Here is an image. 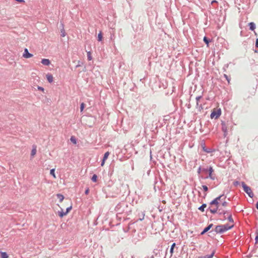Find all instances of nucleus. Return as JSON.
I'll return each mask as SVG.
<instances>
[{
  "label": "nucleus",
  "instance_id": "nucleus-40",
  "mask_svg": "<svg viewBox=\"0 0 258 258\" xmlns=\"http://www.w3.org/2000/svg\"><path fill=\"white\" fill-rule=\"evenodd\" d=\"M37 89L39 90V91H40L41 92H42L43 93H45V90H44V88L41 86H37Z\"/></svg>",
  "mask_w": 258,
  "mask_h": 258
},
{
  "label": "nucleus",
  "instance_id": "nucleus-6",
  "mask_svg": "<svg viewBox=\"0 0 258 258\" xmlns=\"http://www.w3.org/2000/svg\"><path fill=\"white\" fill-rule=\"evenodd\" d=\"M214 170L213 168V167L211 166H209V171L208 172V174L207 175H204L203 174H201V175L199 176V178L203 179H206L209 178V177H211V175L213 174Z\"/></svg>",
  "mask_w": 258,
  "mask_h": 258
},
{
  "label": "nucleus",
  "instance_id": "nucleus-63",
  "mask_svg": "<svg viewBox=\"0 0 258 258\" xmlns=\"http://www.w3.org/2000/svg\"><path fill=\"white\" fill-rule=\"evenodd\" d=\"M141 234L142 235V238H143L144 234L143 233H141Z\"/></svg>",
  "mask_w": 258,
  "mask_h": 258
},
{
  "label": "nucleus",
  "instance_id": "nucleus-28",
  "mask_svg": "<svg viewBox=\"0 0 258 258\" xmlns=\"http://www.w3.org/2000/svg\"><path fill=\"white\" fill-rule=\"evenodd\" d=\"M103 40V33L101 31H100L99 33L98 34L97 36V40L99 42L102 41Z\"/></svg>",
  "mask_w": 258,
  "mask_h": 258
},
{
  "label": "nucleus",
  "instance_id": "nucleus-47",
  "mask_svg": "<svg viewBox=\"0 0 258 258\" xmlns=\"http://www.w3.org/2000/svg\"><path fill=\"white\" fill-rule=\"evenodd\" d=\"M228 204V203L224 200V201L222 203V206L223 207H226V206H227Z\"/></svg>",
  "mask_w": 258,
  "mask_h": 258
},
{
  "label": "nucleus",
  "instance_id": "nucleus-46",
  "mask_svg": "<svg viewBox=\"0 0 258 258\" xmlns=\"http://www.w3.org/2000/svg\"><path fill=\"white\" fill-rule=\"evenodd\" d=\"M255 242L256 244H258V233L256 232V235L255 237Z\"/></svg>",
  "mask_w": 258,
  "mask_h": 258
},
{
  "label": "nucleus",
  "instance_id": "nucleus-35",
  "mask_svg": "<svg viewBox=\"0 0 258 258\" xmlns=\"http://www.w3.org/2000/svg\"><path fill=\"white\" fill-rule=\"evenodd\" d=\"M83 64H84V62L82 60H78V63L76 66L75 68H79V67L82 66Z\"/></svg>",
  "mask_w": 258,
  "mask_h": 258
},
{
  "label": "nucleus",
  "instance_id": "nucleus-10",
  "mask_svg": "<svg viewBox=\"0 0 258 258\" xmlns=\"http://www.w3.org/2000/svg\"><path fill=\"white\" fill-rule=\"evenodd\" d=\"M110 154V153L107 151L106 152H105L104 155H103V158L101 160V166H103L105 163V161L107 159V158H108V156Z\"/></svg>",
  "mask_w": 258,
  "mask_h": 258
},
{
  "label": "nucleus",
  "instance_id": "nucleus-2",
  "mask_svg": "<svg viewBox=\"0 0 258 258\" xmlns=\"http://www.w3.org/2000/svg\"><path fill=\"white\" fill-rule=\"evenodd\" d=\"M234 224L229 225L228 224L218 225L215 227L214 231L217 233L222 234L229 230L232 229L234 227Z\"/></svg>",
  "mask_w": 258,
  "mask_h": 258
},
{
  "label": "nucleus",
  "instance_id": "nucleus-15",
  "mask_svg": "<svg viewBox=\"0 0 258 258\" xmlns=\"http://www.w3.org/2000/svg\"><path fill=\"white\" fill-rule=\"evenodd\" d=\"M219 209L218 207H215V208H211V207H209L207 209V211L209 210L212 214H215L216 213L218 214Z\"/></svg>",
  "mask_w": 258,
  "mask_h": 258
},
{
  "label": "nucleus",
  "instance_id": "nucleus-22",
  "mask_svg": "<svg viewBox=\"0 0 258 258\" xmlns=\"http://www.w3.org/2000/svg\"><path fill=\"white\" fill-rule=\"evenodd\" d=\"M36 146L35 145H33V146H32V149L31 150V157H34V155H35V154H36Z\"/></svg>",
  "mask_w": 258,
  "mask_h": 258
},
{
  "label": "nucleus",
  "instance_id": "nucleus-17",
  "mask_svg": "<svg viewBox=\"0 0 258 258\" xmlns=\"http://www.w3.org/2000/svg\"><path fill=\"white\" fill-rule=\"evenodd\" d=\"M41 62L44 66H49L51 62L49 59L47 58H42L41 59Z\"/></svg>",
  "mask_w": 258,
  "mask_h": 258
},
{
  "label": "nucleus",
  "instance_id": "nucleus-18",
  "mask_svg": "<svg viewBox=\"0 0 258 258\" xmlns=\"http://www.w3.org/2000/svg\"><path fill=\"white\" fill-rule=\"evenodd\" d=\"M60 209H61V210L58 211L57 212V214H58V216L60 218H62L64 216H66L67 215V214L66 213V212L63 211V209L61 208H60Z\"/></svg>",
  "mask_w": 258,
  "mask_h": 258
},
{
  "label": "nucleus",
  "instance_id": "nucleus-57",
  "mask_svg": "<svg viewBox=\"0 0 258 258\" xmlns=\"http://www.w3.org/2000/svg\"><path fill=\"white\" fill-rule=\"evenodd\" d=\"M255 207L258 210V201L255 204Z\"/></svg>",
  "mask_w": 258,
  "mask_h": 258
},
{
  "label": "nucleus",
  "instance_id": "nucleus-27",
  "mask_svg": "<svg viewBox=\"0 0 258 258\" xmlns=\"http://www.w3.org/2000/svg\"><path fill=\"white\" fill-rule=\"evenodd\" d=\"M1 258H8L9 255L6 252L0 251Z\"/></svg>",
  "mask_w": 258,
  "mask_h": 258
},
{
  "label": "nucleus",
  "instance_id": "nucleus-64",
  "mask_svg": "<svg viewBox=\"0 0 258 258\" xmlns=\"http://www.w3.org/2000/svg\"><path fill=\"white\" fill-rule=\"evenodd\" d=\"M151 258H154V255H152V256H151Z\"/></svg>",
  "mask_w": 258,
  "mask_h": 258
},
{
  "label": "nucleus",
  "instance_id": "nucleus-16",
  "mask_svg": "<svg viewBox=\"0 0 258 258\" xmlns=\"http://www.w3.org/2000/svg\"><path fill=\"white\" fill-rule=\"evenodd\" d=\"M215 250H213L212 252V253L210 254H207L205 256H199V258H213L214 256L215 253Z\"/></svg>",
  "mask_w": 258,
  "mask_h": 258
},
{
  "label": "nucleus",
  "instance_id": "nucleus-26",
  "mask_svg": "<svg viewBox=\"0 0 258 258\" xmlns=\"http://www.w3.org/2000/svg\"><path fill=\"white\" fill-rule=\"evenodd\" d=\"M56 196L59 199V201L60 203H61L64 199L63 195H62L61 194H57L56 195Z\"/></svg>",
  "mask_w": 258,
  "mask_h": 258
},
{
  "label": "nucleus",
  "instance_id": "nucleus-33",
  "mask_svg": "<svg viewBox=\"0 0 258 258\" xmlns=\"http://www.w3.org/2000/svg\"><path fill=\"white\" fill-rule=\"evenodd\" d=\"M202 98V95H200V96H197L196 98V102H197V103H196V108H198V106H199V102L200 101V100Z\"/></svg>",
  "mask_w": 258,
  "mask_h": 258
},
{
  "label": "nucleus",
  "instance_id": "nucleus-29",
  "mask_svg": "<svg viewBox=\"0 0 258 258\" xmlns=\"http://www.w3.org/2000/svg\"><path fill=\"white\" fill-rule=\"evenodd\" d=\"M209 171V166H206V167H202V173L207 174Z\"/></svg>",
  "mask_w": 258,
  "mask_h": 258
},
{
  "label": "nucleus",
  "instance_id": "nucleus-48",
  "mask_svg": "<svg viewBox=\"0 0 258 258\" xmlns=\"http://www.w3.org/2000/svg\"><path fill=\"white\" fill-rule=\"evenodd\" d=\"M209 178L211 179V180H215V179H216V178H217V177H216V176L215 174H212V175H211V177H209Z\"/></svg>",
  "mask_w": 258,
  "mask_h": 258
},
{
  "label": "nucleus",
  "instance_id": "nucleus-36",
  "mask_svg": "<svg viewBox=\"0 0 258 258\" xmlns=\"http://www.w3.org/2000/svg\"><path fill=\"white\" fill-rule=\"evenodd\" d=\"M85 107V104L84 102H82L80 104V111L82 112L84 110Z\"/></svg>",
  "mask_w": 258,
  "mask_h": 258
},
{
  "label": "nucleus",
  "instance_id": "nucleus-43",
  "mask_svg": "<svg viewBox=\"0 0 258 258\" xmlns=\"http://www.w3.org/2000/svg\"><path fill=\"white\" fill-rule=\"evenodd\" d=\"M233 184L235 186H237V185L240 184V182L237 180H235L233 182Z\"/></svg>",
  "mask_w": 258,
  "mask_h": 258
},
{
  "label": "nucleus",
  "instance_id": "nucleus-45",
  "mask_svg": "<svg viewBox=\"0 0 258 258\" xmlns=\"http://www.w3.org/2000/svg\"><path fill=\"white\" fill-rule=\"evenodd\" d=\"M201 146L202 148V150L203 149V147H206L205 142L204 140H203L201 143Z\"/></svg>",
  "mask_w": 258,
  "mask_h": 258
},
{
  "label": "nucleus",
  "instance_id": "nucleus-31",
  "mask_svg": "<svg viewBox=\"0 0 258 258\" xmlns=\"http://www.w3.org/2000/svg\"><path fill=\"white\" fill-rule=\"evenodd\" d=\"M70 141L74 144H76L77 143V139L75 136H71L70 138Z\"/></svg>",
  "mask_w": 258,
  "mask_h": 258
},
{
  "label": "nucleus",
  "instance_id": "nucleus-49",
  "mask_svg": "<svg viewBox=\"0 0 258 258\" xmlns=\"http://www.w3.org/2000/svg\"><path fill=\"white\" fill-rule=\"evenodd\" d=\"M198 108L199 111H201L203 109L202 104H200L199 103V106H198Z\"/></svg>",
  "mask_w": 258,
  "mask_h": 258
},
{
  "label": "nucleus",
  "instance_id": "nucleus-24",
  "mask_svg": "<svg viewBox=\"0 0 258 258\" xmlns=\"http://www.w3.org/2000/svg\"><path fill=\"white\" fill-rule=\"evenodd\" d=\"M207 204L203 203L201 206H200L198 208V210L202 212H204L205 211V209L207 207Z\"/></svg>",
  "mask_w": 258,
  "mask_h": 258
},
{
  "label": "nucleus",
  "instance_id": "nucleus-54",
  "mask_svg": "<svg viewBox=\"0 0 258 258\" xmlns=\"http://www.w3.org/2000/svg\"><path fill=\"white\" fill-rule=\"evenodd\" d=\"M15 1L18 2L20 4L24 3L25 2L24 0H15Z\"/></svg>",
  "mask_w": 258,
  "mask_h": 258
},
{
  "label": "nucleus",
  "instance_id": "nucleus-38",
  "mask_svg": "<svg viewBox=\"0 0 258 258\" xmlns=\"http://www.w3.org/2000/svg\"><path fill=\"white\" fill-rule=\"evenodd\" d=\"M87 59L88 60H91L92 59L91 52L90 51L87 52Z\"/></svg>",
  "mask_w": 258,
  "mask_h": 258
},
{
  "label": "nucleus",
  "instance_id": "nucleus-55",
  "mask_svg": "<svg viewBox=\"0 0 258 258\" xmlns=\"http://www.w3.org/2000/svg\"><path fill=\"white\" fill-rule=\"evenodd\" d=\"M153 252L155 253L156 255L158 254V250L157 249H154L153 251Z\"/></svg>",
  "mask_w": 258,
  "mask_h": 258
},
{
  "label": "nucleus",
  "instance_id": "nucleus-58",
  "mask_svg": "<svg viewBox=\"0 0 258 258\" xmlns=\"http://www.w3.org/2000/svg\"><path fill=\"white\" fill-rule=\"evenodd\" d=\"M144 215H143L142 218H140L139 219V220L140 221H142V220L144 219Z\"/></svg>",
  "mask_w": 258,
  "mask_h": 258
},
{
  "label": "nucleus",
  "instance_id": "nucleus-60",
  "mask_svg": "<svg viewBox=\"0 0 258 258\" xmlns=\"http://www.w3.org/2000/svg\"><path fill=\"white\" fill-rule=\"evenodd\" d=\"M224 217H223V219H222L223 221L226 220L227 219V218L226 217V216L225 215H223Z\"/></svg>",
  "mask_w": 258,
  "mask_h": 258
},
{
  "label": "nucleus",
  "instance_id": "nucleus-30",
  "mask_svg": "<svg viewBox=\"0 0 258 258\" xmlns=\"http://www.w3.org/2000/svg\"><path fill=\"white\" fill-rule=\"evenodd\" d=\"M176 245L175 243H173L172 245H171L170 249V253L171 254V256L172 255L173 252H174V248Z\"/></svg>",
  "mask_w": 258,
  "mask_h": 258
},
{
  "label": "nucleus",
  "instance_id": "nucleus-62",
  "mask_svg": "<svg viewBox=\"0 0 258 258\" xmlns=\"http://www.w3.org/2000/svg\"><path fill=\"white\" fill-rule=\"evenodd\" d=\"M254 51L255 53H257L258 52V50L257 49H255V50H254Z\"/></svg>",
  "mask_w": 258,
  "mask_h": 258
},
{
  "label": "nucleus",
  "instance_id": "nucleus-7",
  "mask_svg": "<svg viewBox=\"0 0 258 258\" xmlns=\"http://www.w3.org/2000/svg\"><path fill=\"white\" fill-rule=\"evenodd\" d=\"M162 184H164L162 180L161 179H160V181L159 182L157 180V178L156 177H155V181H154V189L155 190V191H156V189L157 188L158 189H160V185Z\"/></svg>",
  "mask_w": 258,
  "mask_h": 258
},
{
  "label": "nucleus",
  "instance_id": "nucleus-9",
  "mask_svg": "<svg viewBox=\"0 0 258 258\" xmlns=\"http://www.w3.org/2000/svg\"><path fill=\"white\" fill-rule=\"evenodd\" d=\"M213 226V224L211 223L209 225H208L207 227H206L203 231L201 232L200 235H204L206 232H207L209 230H210V229Z\"/></svg>",
  "mask_w": 258,
  "mask_h": 258
},
{
  "label": "nucleus",
  "instance_id": "nucleus-34",
  "mask_svg": "<svg viewBox=\"0 0 258 258\" xmlns=\"http://www.w3.org/2000/svg\"><path fill=\"white\" fill-rule=\"evenodd\" d=\"M50 174L54 178H56V175L55 174V168L51 169L50 170Z\"/></svg>",
  "mask_w": 258,
  "mask_h": 258
},
{
  "label": "nucleus",
  "instance_id": "nucleus-23",
  "mask_svg": "<svg viewBox=\"0 0 258 258\" xmlns=\"http://www.w3.org/2000/svg\"><path fill=\"white\" fill-rule=\"evenodd\" d=\"M220 203L218 202H216V201L213 200L210 202V205L211 206H215L216 207H218L219 208Z\"/></svg>",
  "mask_w": 258,
  "mask_h": 258
},
{
  "label": "nucleus",
  "instance_id": "nucleus-4",
  "mask_svg": "<svg viewBox=\"0 0 258 258\" xmlns=\"http://www.w3.org/2000/svg\"><path fill=\"white\" fill-rule=\"evenodd\" d=\"M230 122L229 121H221V129L224 133V137H226L227 135V128Z\"/></svg>",
  "mask_w": 258,
  "mask_h": 258
},
{
  "label": "nucleus",
  "instance_id": "nucleus-32",
  "mask_svg": "<svg viewBox=\"0 0 258 258\" xmlns=\"http://www.w3.org/2000/svg\"><path fill=\"white\" fill-rule=\"evenodd\" d=\"M97 179H98L97 175L96 174H94L91 177V180L93 182H96L97 181Z\"/></svg>",
  "mask_w": 258,
  "mask_h": 258
},
{
  "label": "nucleus",
  "instance_id": "nucleus-8",
  "mask_svg": "<svg viewBox=\"0 0 258 258\" xmlns=\"http://www.w3.org/2000/svg\"><path fill=\"white\" fill-rule=\"evenodd\" d=\"M33 56V54L30 53L27 48L24 49V51L23 54V56L26 58H29Z\"/></svg>",
  "mask_w": 258,
  "mask_h": 258
},
{
  "label": "nucleus",
  "instance_id": "nucleus-12",
  "mask_svg": "<svg viewBox=\"0 0 258 258\" xmlns=\"http://www.w3.org/2000/svg\"><path fill=\"white\" fill-rule=\"evenodd\" d=\"M229 212L231 211L230 210H223L221 209H219L218 210V214L220 216L226 215V214L228 215L229 214Z\"/></svg>",
  "mask_w": 258,
  "mask_h": 258
},
{
  "label": "nucleus",
  "instance_id": "nucleus-21",
  "mask_svg": "<svg viewBox=\"0 0 258 258\" xmlns=\"http://www.w3.org/2000/svg\"><path fill=\"white\" fill-rule=\"evenodd\" d=\"M227 219L228 220V221L229 222L232 223H233V224H234V221L232 218V215L231 212H229V214L228 215Z\"/></svg>",
  "mask_w": 258,
  "mask_h": 258
},
{
  "label": "nucleus",
  "instance_id": "nucleus-37",
  "mask_svg": "<svg viewBox=\"0 0 258 258\" xmlns=\"http://www.w3.org/2000/svg\"><path fill=\"white\" fill-rule=\"evenodd\" d=\"M62 26H63V24H62ZM60 36L61 37H64L66 36V32H65V31L63 29V26H62V29L60 30Z\"/></svg>",
  "mask_w": 258,
  "mask_h": 258
},
{
  "label": "nucleus",
  "instance_id": "nucleus-11",
  "mask_svg": "<svg viewBox=\"0 0 258 258\" xmlns=\"http://www.w3.org/2000/svg\"><path fill=\"white\" fill-rule=\"evenodd\" d=\"M255 141H256V142H258V136H256V137H255L254 139L253 140H252V143H249L247 145V148L248 149H250V150L253 149V148L254 147V145H253V142Z\"/></svg>",
  "mask_w": 258,
  "mask_h": 258
},
{
  "label": "nucleus",
  "instance_id": "nucleus-13",
  "mask_svg": "<svg viewBox=\"0 0 258 258\" xmlns=\"http://www.w3.org/2000/svg\"><path fill=\"white\" fill-rule=\"evenodd\" d=\"M226 198V196L224 194H222L213 200L216 201V202H219L221 201L225 200Z\"/></svg>",
  "mask_w": 258,
  "mask_h": 258
},
{
  "label": "nucleus",
  "instance_id": "nucleus-19",
  "mask_svg": "<svg viewBox=\"0 0 258 258\" xmlns=\"http://www.w3.org/2000/svg\"><path fill=\"white\" fill-rule=\"evenodd\" d=\"M248 25L249 26V29L250 30L254 31L256 28V25L254 22H251L248 24Z\"/></svg>",
  "mask_w": 258,
  "mask_h": 258
},
{
  "label": "nucleus",
  "instance_id": "nucleus-59",
  "mask_svg": "<svg viewBox=\"0 0 258 258\" xmlns=\"http://www.w3.org/2000/svg\"><path fill=\"white\" fill-rule=\"evenodd\" d=\"M187 108H190L191 107V105H190V103L188 104L187 105Z\"/></svg>",
  "mask_w": 258,
  "mask_h": 258
},
{
  "label": "nucleus",
  "instance_id": "nucleus-42",
  "mask_svg": "<svg viewBox=\"0 0 258 258\" xmlns=\"http://www.w3.org/2000/svg\"><path fill=\"white\" fill-rule=\"evenodd\" d=\"M202 188H203V189L204 191L206 192L208 190V187L207 185H202Z\"/></svg>",
  "mask_w": 258,
  "mask_h": 258
},
{
  "label": "nucleus",
  "instance_id": "nucleus-25",
  "mask_svg": "<svg viewBox=\"0 0 258 258\" xmlns=\"http://www.w3.org/2000/svg\"><path fill=\"white\" fill-rule=\"evenodd\" d=\"M203 41L205 42V43L207 45V46H208L209 43L212 41V39H210L209 38L207 37V36H204V37L203 38Z\"/></svg>",
  "mask_w": 258,
  "mask_h": 258
},
{
  "label": "nucleus",
  "instance_id": "nucleus-56",
  "mask_svg": "<svg viewBox=\"0 0 258 258\" xmlns=\"http://www.w3.org/2000/svg\"><path fill=\"white\" fill-rule=\"evenodd\" d=\"M254 247L255 249L257 248L258 247V244H256L255 243H254Z\"/></svg>",
  "mask_w": 258,
  "mask_h": 258
},
{
  "label": "nucleus",
  "instance_id": "nucleus-61",
  "mask_svg": "<svg viewBox=\"0 0 258 258\" xmlns=\"http://www.w3.org/2000/svg\"><path fill=\"white\" fill-rule=\"evenodd\" d=\"M214 3H217V2L215 0H214L212 2V4H214Z\"/></svg>",
  "mask_w": 258,
  "mask_h": 258
},
{
  "label": "nucleus",
  "instance_id": "nucleus-5",
  "mask_svg": "<svg viewBox=\"0 0 258 258\" xmlns=\"http://www.w3.org/2000/svg\"><path fill=\"white\" fill-rule=\"evenodd\" d=\"M221 114V110L220 108L218 109L217 110H214L213 111H212V112L210 114V117L212 119H213V118L217 119L220 117Z\"/></svg>",
  "mask_w": 258,
  "mask_h": 258
},
{
  "label": "nucleus",
  "instance_id": "nucleus-39",
  "mask_svg": "<svg viewBox=\"0 0 258 258\" xmlns=\"http://www.w3.org/2000/svg\"><path fill=\"white\" fill-rule=\"evenodd\" d=\"M197 173L199 176H200V174L202 173V167L201 166L199 167L197 170Z\"/></svg>",
  "mask_w": 258,
  "mask_h": 258
},
{
  "label": "nucleus",
  "instance_id": "nucleus-41",
  "mask_svg": "<svg viewBox=\"0 0 258 258\" xmlns=\"http://www.w3.org/2000/svg\"><path fill=\"white\" fill-rule=\"evenodd\" d=\"M72 209V206H71L69 207H68L67 209H66V213L68 214L70 212V211Z\"/></svg>",
  "mask_w": 258,
  "mask_h": 258
},
{
  "label": "nucleus",
  "instance_id": "nucleus-50",
  "mask_svg": "<svg viewBox=\"0 0 258 258\" xmlns=\"http://www.w3.org/2000/svg\"><path fill=\"white\" fill-rule=\"evenodd\" d=\"M89 192H90V189H89V188H87L85 189V192H84V193H85V194L86 195H88V194H89Z\"/></svg>",
  "mask_w": 258,
  "mask_h": 258
},
{
  "label": "nucleus",
  "instance_id": "nucleus-52",
  "mask_svg": "<svg viewBox=\"0 0 258 258\" xmlns=\"http://www.w3.org/2000/svg\"><path fill=\"white\" fill-rule=\"evenodd\" d=\"M228 66H229L228 64H225L224 66L223 69L224 70V71H225L226 69L228 68Z\"/></svg>",
  "mask_w": 258,
  "mask_h": 258
},
{
  "label": "nucleus",
  "instance_id": "nucleus-1",
  "mask_svg": "<svg viewBox=\"0 0 258 258\" xmlns=\"http://www.w3.org/2000/svg\"><path fill=\"white\" fill-rule=\"evenodd\" d=\"M128 205L125 203H119L116 206L115 210L117 212V214L126 213L127 215H128L131 214L132 210L131 209L128 210Z\"/></svg>",
  "mask_w": 258,
  "mask_h": 258
},
{
  "label": "nucleus",
  "instance_id": "nucleus-51",
  "mask_svg": "<svg viewBox=\"0 0 258 258\" xmlns=\"http://www.w3.org/2000/svg\"><path fill=\"white\" fill-rule=\"evenodd\" d=\"M130 229V225H128L126 228H124V231L127 232Z\"/></svg>",
  "mask_w": 258,
  "mask_h": 258
},
{
  "label": "nucleus",
  "instance_id": "nucleus-53",
  "mask_svg": "<svg viewBox=\"0 0 258 258\" xmlns=\"http://www.w3.org/2000/svg\"><path fill=\"white\" fill-rule=\"evenodd\" d=\"M255 46L256 48H258V38L255 39Z\"/></svg>",
  "mask_w": 258,
  "mask_h": 258
},
{
  "label": "nucleus",
  "instance_id": "nucleus-3",
  "mask_svg": "<svg viewBox=\"0 0 258 258\" xmlns=\"http://www.w3.org/2000/svg\"><path fill=\"white\" fill-rule=\"evenodd\" d=\"M241 184L244 191L246 192L250 198H252L254 197V194L251 188L248 186L244 181H242L241 182Z\"/></svg>",
  "mask_w": 258,
  "mask_h": 258
},
{
  "label": "nucleus",
  "instance_id": "nucleus-20",
  "mask_svg": "<svg viewBox=\"0 0 258 258\" xmlns=\"http://www.w3.org/2000/svg\"><path fill=\"white\" fill-rule=\"evenodd\" d=\"M46 78L47 81L50 83H52L53 81V77L52 75L50 74H47L46 75Z\"/></svg>",
  "mask_w": 258,
  "mask_h": 258
},
{
  "label": "nucleus",
  "instance_id": "nucleus-44",
  "mask_svg": "<svg viewBox=\"0 0 258 258\" xmlns=\"http://www.w3.org/2000/svg\"><path fill=\"white\" fill-rule=\"evenodd\" d=\"M224 77L225 78L226 80L228 81V83H230V78L226 74L224 75Z\"/></svg>",
  "mask_w": 258,
  "mask_h": 258
},
{
  "label": "nucleus",
  "instance_id": "nucleus-14",
  "mask_svg": "<svg viewBox=\"0 0 258 258\" xmlns=\"http://www.w3.org/2000/svg\"><path fill=\"white\" fill-rule=\"evenodd\" d=\"M203 150L207 153H212L215 151V150L212 148L207 147H203Z\"/></svg>",
  "mask_w": 258,
  "mask_h": 258
}]
</instances>
